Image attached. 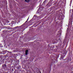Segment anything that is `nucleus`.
Listing matches in <instances>:
<instances>
[{
    "instance_id": "nucleus-1",
    "label": "nucleus",
    "mask_w": 73,
    "mask_h": 73,
    "mask_svg": "<svg viewBox=\"0 0 73 73\" xmlns=\"http://www.w3.org/2000/svg\"><path fill=\"white\" fill-rule=\"evenodd\" d=\"M28 50H27L25 51V55H27V54H28Z\"/></svg>"
},
{
    "instance_id": "nucleus-2",
    "label": "nucleus",
    "mask_w": 73,
    "mask_h": 73,
    "mask_svg": "<svg viewBox=\"0 0 73 73\" xmlns=\"http://www.w3.org/2000/svg\"><path fill=\"white\" fill-rule=\"evenodd\" d=\"M25 2H27V3H29V1H30V0H25Z\"/></svg>"
},
{
    "instance_id": "nucleus-3",
    "label": "nucleus",
    "mask_w": 73,
    "mask_h": 73,
    "mask_svg": "<svg viewBox=\"0 0 73 73\" xmlns=\"http://www.w3.org/2000/svg\"><path fill=\"white\" fill-rule=\"evenodd\" d=\"M4 66H5V67H7V65H6V64H4Z\"/></svg>"
},
{
    "instance_id": "nucleus-4",
    "label": "nucleus",
    "mask_w": 73,
    "mask_h": 73,
    "mask_svg": "<svg viewBox=\"0 0 73 73\" xmlns=\"http://www.w3.org/2000/svg\"><path fill=\"white\" fill-rule=\"evenodd\" d=\"M9 53H12V52H9Z\"/></svg>"
},
{
    "instance_id": "nucleus-5",
    "label": "nucleus",
    "mask_w": 73,
    "mask_h": 73,
    "mask_svg": "<svg viewBox=\"0 0 73 73\" xmlns=\"http://www.w3.org/2000/svg\"><path fill=\"white\" fill-rule=\"evenodd\" d=\"M8 53H9V51H7Z\"/></svg>"
},
{
    "instance_id": "nucleus-6",
    "label": "nucleus",
    "mask_w": 73,
    "mask_h": 73,
    "mask_svg": "<svg viewBox=\"0 0 73 73\" xmlns=\"http://www.w3.org/2000/svg\"><path fill=\"white\" fill-rule=\"evenodd\" d=\"M28 20V19H27V20Z\"/></svg>"
}]
</instances>
